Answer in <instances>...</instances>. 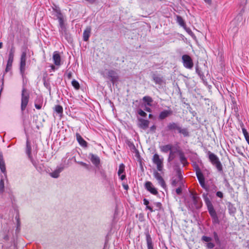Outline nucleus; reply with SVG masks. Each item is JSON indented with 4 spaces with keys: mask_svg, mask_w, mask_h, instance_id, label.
<instances>
[{
    "mask_svg": "<svg viewBox=\"0 0 249 249\" xmlns=\"http://www.w3.org/2000/svg\"><path fill=\"white\" fill-rule=\"evenodd\" d=\"M165 131L174 132L177 131L178 133L182 134L184 137L190 136L188 129L186 127L182 128L178 122H171L169 123L165 128Z\"/></svg>",
    "mask_w": 249,
    "mask_h": 249,
    "instance_id": "nucleus-1",
    "label": "nucleus"
},
{
    "mask_svg": "<svg viewBox=\"0 0 249 249\" xmlns=\"http://www.w3.org/2000/svg\"><path fill=\"white\" fill-rule=\"evenodd\" d=\"M107 71L106 73L105 71L100 72L101 74L103 77L110 81L113 85H117L119 80V76L117 71L113 69L106 70Z\"/></svg>",
    "mask_w": 249,
    "mask_h": 249,
    "instance_id": "nucleus-2",
    "label": "nucleus"
},
{
    "mask_svg": "<svg viewBox=\"0 0 249 249\" xmlns=\"http://www.w3.org/2000/svg\"><path fill=\"white\" fill-rule=\"evenodd\" d=\"M208 194H203V197L204 198L205 203L207 207L209 213L213 219V222L215 223H218V216L216 213L213 208V204L209 198L208 197Z\"/></svg>",
    "mask_w": 249,
    "mask_h": 249,
    "instance_id": "nucleus-3",
    "label": "nucleus"
},
{
    "mask_svg": "<svg viewBox=\"0 0 249 249\" xmlns=\"http://www.w3.org/2000/svg\"><path fill=\"white\" fill-rule=\"evenodd\" d=\"M29 93L23 86L21 91V110L23 112L26 109L29 100Z\"/></svg>",
    "mask_w": 249,
    "mask_h": 249,
    "instance_id": "nucleus-4",
    "label": "nucleus"
},
{
    "mask_svg": "<svg viewBox=\"0 0 249 249\" xmlns=\"http://www.w3.org/2000/svg\"><path fill=\"white\" fill-rule=\"evenodd\" d=\"M194 168L196 171L197 178L198 180V181H199L201 186L203 188H204L206 190H207V187L205 183V178L203 176V174H202V172L201 171L200 168L199 167V166L197 165H195V166H194Z\"/></svg>",
    "mask_w": 249,
    "mask_h": 249,
    "instance_id": "nucleus-5",
    "label": "nucleus"
},
{
    "mask_svg": "<svg viewBox=\"0 0 249 249\" xmlns=\"http://www.w3.org/2000/svg\"><path fill=\"white\" fill-rule=\"evenodd\" d=\"M242 15L240 13L231 22V28L234 32H237L238 29V26L242 21Z\"/></svg>",
    "mask_w": 249,
    "mask_h": 249,
    "instance_id": "nucleus-6",
    "label": "nucleus"
},
{
    "mask_svg": "<svg viewBox=\"0 0 249 249\" xmlns=\"http://www.w3.org/2000/svg\"><path fill=\"white\" fill-rule=\"evenodd\" d=\"M31 151L32 147L31 143L27 139L26 143V153L28 156V157L31 162L32 163L33 165L37 169V161L34 160L32 155H31Z\"/></svg>",
    "mask_w": 249,
    "mask_h": 249,
    "instance_id": "nucleus-7",
    "label": "nucleus"
},
{
    "mask_svg": "<svg viewBox=\"0 0 249 249\" xmlns=\"http://www.w3.org/2000/svg\"><path fill=\"white\" fill-rule=\"evenodd\" d=\"M182 60L184 67L188 69H192L194 66V63L192 58L188 54H184L182 56Z\"/></svg>",
    "mask_w": 249,
    "mask_h": 249,
    "instance_id": "nucleus-8",
    "label": "nucleus"
},
{
    "mask_svg": "<svg viewBox=\"0 0 249 249\" xmlns=\"http://www.w3.org/2000/svg\"><path fill=\"white\" fill-rule=\"evenodd\" d=\"M52 8L53 9V14L54 15L58 21L64 19V16L61 12L60 8L58 5H56L55 3H53L52 5Z\"/></svg>",
    "mask_w": 249,
    "mask_h": 249,
    "instance_id": "nucleus-9",
    "label": "nucleus"
},
{
    "mask_svg": "<svg viewBox=\"0 0 249 249\" xmlns=\"http://www.w3.org/2000/svg\"><path fill=\"white\" fill-rule=\"evenodd\" d=\"M26 52H23L21 53L20 58V65H19V71L20 73L23 77L25 71V66H26Z\"/></svg>",
    "mask_w": 249,
    "mask_h": 249,
    "instance_id": "nucleus-10",
    "label": "nucleus"
},
{
    "mask_svg": "<svg viewBox=\"0 0 249 249\" xmlns=\"http://www.w3.org/2000/svg\"><path fill=\"white\" fill-rule=\"evenodd\" d=\"M153 162L157 165L158 171H161L163 168V158L160 159L159 155L157 154H154L152 159Z\"/></svg>",
    "mask_w": 249,
    "mask_h": 249,
    "instance_id": "nucleus-11",
    "label": "nucleus"
},
{
    "mask_svg": "<svg viewBox=\"0 0 249 249\" xmlns=\"http://www.w3.org/2000/svg\"><path fill=\"white\" fill-rule=\"evenodd\" d=\"M201 240L207 249H213L215 246L213 238L211 237L204 235L202 237Z\"/></svg>",
    "mask_w": 249,
    "mask_h": 249,
    "instance_id": "nucleus-12",
    "label": "nucleus"
},
{
    "mask_svg": "<svg viewBox=\"0 0 249 249\" xmlns=\"http://www.w3.org/2000/svg\"><path fill=\"white\" fill-rule=\"evenodd\" d=\"M88 158L96 168L100 167L101 160L98 156L93 153H89Z\"/></svg>",
    "mask_w": 249,
    "mask_h": 249,
    "instance_id": "nucleus-13",
    "label": "nucleus"
},
{
    "mask_svg": "<svg viewBox=\"0 0 249 249\" xmlns=\"http://www.w3.org/2000/svg\"><path fill=\"white\" fill-rule=\"evenodd\" d=\"M144 188L145 189L150 192L151 194L154 195H158V192L157 189L153 185L151 182L149 181H147L144 183Z\"/></svg>",
    "mask_w": 249,
    "mask_h": 249,
    "instance_id": "nucleus-14",
    "label": "nucleus"
},
{
    "mask_svg": "<svg viewBox=\"0 0 249 249\" xmlns=\"http://www.w3.org/2000/svg\"><path fill=\"white\" fill-rule=\"evenodd\" d=\"M144 234L146 237V241L147 249H154V245L152 241V239L150 234L149 230L146 229L144 231Z\"/></svg>",
    "mask_w": 249,
    "mask_h": 249,
    "instance_id": "nucleus-15",
    "label": "nucleus"
},
{
    "mask_svg": "<svg viewBox=\"0 0 249 249\" xmlns=\"http://www.w3.org/2000/svg\"><path fill=\"white\" fill-rule=\"evenodd\" d=\"M191 197L192 200V207L194 209H198L201 207L202 203L199 201V199L194 194H191Z\"/></svg>",
    "mask_w": 249,
    "mask_h": 249,
    "instance_id": "nucleus-16",
    "label": "nucleus"
},
{
    "mask_svg": "<svg viewBox=\"0 0 249 249\" xmlns=\"http://www.w3.org/2000/svg\"><path fill=\"white\" fill-rule=\"evenodd\" d=\"M64 164H60L57 166L53 172L50 173V176L54 178H58L59 177L60 173L64 170Z\"/></svg>",
    "mask_w": 249,
    "mask_h": 249,
    "instance_id": "nucleus-17",
    "label": "nucleus"
},
{
    "mask_svg": "<svg viewBox=\"0 0 249 249\" xmlns=\"http://www.w3.org/2000/svg\"><path fill=\"white\" fill-rule=\"evenodd\" d=\"M138 120V125L140 128H142L143 130H145L148 127L150 123L148 120H145L142 118H139Z\"/></svg>",
    "mask_w": 249,
    "mask_h": 249,
    "instance_id": "nucleus-18",
    "label": "nucleus"
},
{
    "mask_svg": "<svg viewBox=\"0 0 249 249\" xmlns=\"http://www.w3.org/2000/svg\"><path fill=\"white\" fill-rule=\"evenodd\" d=\"M196 72L198 74L202 81L205 85L207 84V79L205 78L204 72H203L201 68L196 65Z\"/></svg>",
    "mask_w": 249,
    "mask_h": 249,
    "instance_id": "nucleus-19",
    "label": "nucleus"
},
{
    "mask_svg": "<svg viewBox=\"0 0 249 249\" xmlns=\"http://www.w3.org/2000/svg\"><path fill=\"white\" fill-rule=\"evenodd\" d=\"M173 111L170 109L168 110H163L159 113L158 119L160 120H163L171 115Z\"/></svg>",
    "mask_w": 249,
    "mask_h": 249,
    "instance_id": "nucleus-20",
    "label": "nucleus"
},
{
    "mask_svg": "<svg viewBox=\"0 0 249 249\" xmlns=\"http://www.w3.org/2000/svg\"><path fill=\"white\" fill-rule=\"evenodd\" d=\"M76 138L79 144L81 147L83 148H87L88 147V142L82 137L79 133H76Z\"/></svg>",
    "mask_w": 249,
    "mask_h": 249,
    "instance_id": "nucleus-21",
    "label": "nucleus"
},
{
    "mask_svg": "<svg viewBox=\"0 0 249 249\" xmlns=\"http://www.w3.org/2000/svg\"><path fill=\"white\" fill-rule=\"evenodd\" d=\"M91 31V27L90 26H87L83 33V40L84 41H88L89 40Z\"/></svg>",
    "mask_w": 249,
    "mask_h": 249,
    "instance_id": "nucleus-22",
    "label": "nucleus"
},
{
    "mask_svg": "<svg viewBox=\"0 0 249 249\" xmlns=\"http://www.w3.org/2000/svg\"><path fill=\"white\" fill-rule=\"evenodd\" d=\"M208 155L210 161L214 165L215 167L218 169V157L210 151L208 152Z\"/></svg>",
    "mask_w": 249,
    "mask_h": 249,
    "instance_id": "nucleus-23",
    "label": "nucleus"
},
{
    "mask_svg": "<svg viewBox=\"0 0 249 249\" xmlns=\"http://www.w3.org/2000/svg\"><path fill=\"white\" fill-rule=\"evenodd\" d=\"M53 59L54 64L56 66L61 65V57L58 51H54L53 53Z\"/></svg>",
    "mask_w": 249,
    "mask_h": 249,
    "instance_id": "nucleus-24",
    "label": "nucleus"
},
{
    "mask_svg": "<svg viewBox=\"0 0 249 249\" xmlns=\"http://www.w3.org/2000/svg\"><path fill=\"white\" fill-rule=\"evenodd\" d=\"M176 149H177V153L178 154L180 161L184 165H185L186 164L188 163L187 161V158L185 157L184 153L183 152L176 148Z\"/></svg>",
    "mask_w": 249,
    "mask_h": 249,
    "instance_id": "nucleus-25",
    "label": "nucleus"
},
{
    "mask_svg": "<svg viewBox=\"0 0 249 249\" xmlns=\"http://www.w3.org/2000/svg\"><path fill=\"white\" fill-rule=\"evenodd\" d=\"M160 152L163 153H167L173 150V145L171 144H167L165 145H161L160 146Z\"/></svg>",
    "mask_w": 249,
    "mask_h": 249,
    "instance_id": "nucleus-26",
    "label": "nucleus"
},
{
    "mask_svg": "<svg viewBox=\"0 0 249 249\" xmlns=\"http://www.w3.org/2000/svg\"><path fill=\"white\" fill-rule=\"evenodd\" d=\"M58 22H59V27H58L59 32L60 35H61L62 34L68 31H67V29L66 28V25L64 22V19L59 21H58Z\"/></svg>",
    "mask_w": 249,
    "mask_h": 249,
    "instance_id": "nucleus-27",
    "label": "nucleus"
},
{
    "mask_svg": "<svg viewBox=\"0 0 249 249\" xmlns=\"http://www.w3.org/2000/svg\"><path fill=\"white\" fill-rule=\"evenodd\" d=\"M152 79L156 84L161 85L163 82L162 77L153 73L152 75Z\"/></svg>",
    "mask_w": 249,
    "mask_h": 249,
    "instance_id": "nucleus-28",
    "label": "nucleus"
},
{
    "mask_svg": "<svg viewBox=\"0 0 249 249\" xmlns=\"http://www.w3.org/2000/svg\"><path fill=\"white\" fill-rule=\"evenodd\" d=\"M98 171L99 172L101 177L104 180H105L107 182L109 181V179L107 178V175L106 174V171L102 168H101L100 167L97 168Z\"/></svg>",
    "mask_w": 249,
    "mask_h": 249,
    "instance_id": "nucleus-29",
    "label": "nucleus"
},
{
    "mask_svg": "<svg viewBox=\"0 0 249 249\" xmlns=\"http://www.w3.org/2000/svg\"><path fill=\"white\" fill-rule=\"evenodd\" d=\"M0 169L3 173L6 172L5 162L2 153L0 152Z\"/></svg>",
    "mask_w": 249,
    "mask_h": 249,
    "instance_id": "nucleus-30",
    "label": "nucleus"
},
{
    "mask_svg": "<svg viewBox=\"0 0 249 249\" xmlns=\"http://www.w3.org/2000/svg\"><path fill=\"white\" fill-rule=\"evenodd\" d=\"M15 53V47L12 44L9 51L8 60L14 61V54Z\"/></svg>",
    "mask_w": 249,
    "mask_h": 249,
    "instance_id": "nucleus-31",
    "label": "nucleus"
},
{
    "mask_svg": "<svg viewBox=\"0 0 249 249\" xmlns=\"http://www.w3.org/2000/svg\"><path fill=\"white\" fill-rule=\"evenodd\" d=\"M232 109L233 110L234 112H235V115L236 117L238 118L239 117V114L238 113L239 111V108L238 106L237 105V103L236 101L232 100Z\"/></svg>",
    "mask_w": 249,
    "mask_h": 249,
    "instance_id": "nucleus-32",
    "label": "nucleus"
},
{
    "mask_svg": "<svg viewBox=\"0 0 249 249\" xmlns=\"http://www.w3.org/2000/svg\"><path fill=\"white\" fill-rule=\"evenodd\" d=\"M228 208L230 214H233L236 212V208L231 202H227Z\"/></svg>",
    "mask_w": 249,
    "mask_h": 249,
    "instance_id": "nucleus-33",
    "label": "nucleus"
},
{
    "mask_svg": "<svg viewBox=\"0 0 249 249\" xmlns=\"http://www.w3.org/2000/svg\"><path fill=\"white\" fill-rule=\"evenodd\" d=\"M177 23L181 27H183L184 28H185L186 27V24H185V23L183 20V19L182 18L179 16V15H177Z\"/></svg>",
    "mask_w": 249,
    "mask_h": 249,
    "instance_id": "nucleus-34",
    "label": "nucleus"
},
{
    "mask_svg": "<svg viewBox=\"0 0 249 249\" xmlns=\"http://www.w3.org/2000/svg\"><path fill=\"white\" fill-rule=\"evenodd\" d=\"M142 100L148 106L150 107L152 106L151 103L153 102V99L151 97L148 96H144Z\"/></svg>",
    "mask_w": 249,
    "mask_h": 249,
    "instance_id": "nucleus-35",
    "label": "nucleus"
},
{
    "mask_svg": "<svg viewBox=\"0 0 249 249\" xmlns=\"http://www.w3.org/2000/svg\"><path fill=\"white\" fill-rule=\"evenodd\" d=\"M177 153V150L173 151L172 150H171L170 152H169V154L168 155V159H167L168 162H170L172 160H174V159L175 158V153Z\"/></svg>",
    "mask_w": 249,
    "mask_h": 249,
    "instance_id": "nucleus-36",
    "label": "nucleus"
},
{
    "mask_svg": "<svg viewBox=\"0 0 249 249\" xmlns=\"http://www.w3.org/2000/svg\"><path fill=\"white\" fill-rule=\"evenodd\" d=\"M61 36L64 37V38L67 40L68 42H70L72 41V38L71 37V35L69 34V33L67 31L66 32L62 34L61 35Z\"/></svg>",
    "mask_w": 249,
    "mask_h": 249,
    "instance_id": "nucleus-37",
    "label": "nucleus"
},
{
    "mask_svg": "<svg viewBox=\"0 0 249 249\" xmlns=\"http://www.w3.org/2000/svg\"><path fill=\"white\" fill-rule=\"evenodd\" d=\"M125 171V166L123 163L120 164L119 167V170L118 171V175L120 176L122 174H124Z\"/></svg>",
    "mask_w": 249,
    "mask_h": 249,
    "instance_id": "nucleus-38",
    "label": "nucleus"
},
{
    "mask_svg": "<svg viewBox=\"0 0 249 249\" xmlns=\"http://www.w3.org/2000/svg\"><path fill=\"white\" fill-rule=\"evenodd\" d=\"M158 182V183L160 186L164 189H165L166 188V185L165 183V182L163 178L162 177L160 178H159L157 180Z\"/></svg>",
    "mask_w": 249,
    "mask_h": 249,
    "instance_id": "nucleus-39",
    "label": "nucleus"
},
{
    "mask_svg": "<svg viewBox=\"0 0 249 249\" xmlns=\"http://www.w3.org/2000/svg\"><path fill=\"white\" fill-rule=\"evenodd\" d=\"M13 62V61L12 60H7L6 67L5 70V72H7L11 70Z\"/></svg>",
    "mask_w": 249,
    "mask_h": 249,
    "instance_id": "nucleus-40",
    "label": "nucleus"
},
{
    "mask_svg": "<svg viewBox=\"0 0 249 249\" xmlns=\"http://www.w3.org/2000/svg\"><path fill=\"white\" fill-rule=\"evenodd\" d=\"M54 110L58 114H62L63 111V108L60 105H56L55 106Z\"/></svg>",
    "mask_w": 249,
    "mask_h": 249,
    "instance_id": "nucleus-41",
    "label": "nucleus"
},
{
    "mask_svg": "<svg viewBox=\"0 0 249 249\" xmlns=\"http://www.w3.org/2000/svg\"><path fill=\"white\" fill-rule=\"evenodd\" d=\"M180 181L177 178H173L171 180V184L172 187H176L178 183H180Z\"/></svg>",
    "mask_w": 249,
    "mask_h": 249,
    "instance_id": "nucleus-42",
    "label": "nucleus"
},
{
    "mask_svg": "<svg viewBox=\"0 0 249 249\" xmlns=\"http://www.w3.org/2000/svg\"><path fill=\"white\" fill-rule=\"evenodd\" d=\"M71 85L75 89H79L80 88L79 82L75 79L71 81Z\"/></svg>",
    "mask_w": 249,
    "mask_h": 249,
    "instance_id": "nucleus-43",
    "label": "nucleus"
},
{
    "mask_svg": "<svg viewBox=\"0 0 249 249\" xmlns=\"http://www.w3.org/2000/svg\"><path fill=\"white\" fill-rule=\"evenodd\" d=\"M16 220L17 221V229H16V232H18L20 230V220L19 215H17L15 217Z\"/></svg>",
    "mask_w": 249,
    "mask_h": 249,
    "instance_id": "nucleus-44",
    "label": "nucleus"
},
{
    "mask_svg": "<svg viewBox=\"0 0 249 249\" xmlns=\"http://www.w3.org/2000/svg\"><path fill=\"white\" fill-rule=\"evenodd\" d=\"M4 180L2 178L0 180V193H2L4 191Z\"/></svg>",
    "mask_w": 249,
    "mask_h": 249,
    "instance_id": "nucleus-45",
    "label": "nucleus"
},
{
    "mask_svg": "<svg viewBox=\"0 0 249 249\" xmlns=\"http://www.w3.org/2000/svg\"><path fill=\"white\" fill-rule=\"evenodd\" d=\"M177 173H178V179L179 180V181L180 182V184H182V179L183 177L181 175V171L180 169H178L177 171Z\"/></svg>",
    "mask_w": 249,
    "mask_h": 249,
    "instance_id": "nucleus-46",
    "label": "nucleus"
},
{
    "mask_svg": "<svg viewBox=\"0 0 249 249\" xmlns=\"http://www.w3.org/2000/svg\"><path fill=\"white\" fill-rule=\"evenodd\" d=\"M137 112L139 115H140L141 116L145 117L147 115V114L142 109L139 108L137 110Z\"/></svg>",
    "mask_w": 249,
    "mask_h": 249,
    "instance_id": "nucleus-47",
    "label": "nucleus"
},
{
    "mask_svg": "<svg viewBox=\"0 0 249 249\" xmlns=\"http://www.w3.org/2000/svg\"><path fill=\"white\" fill-rule=\"evenodd\" d=\"M78 163L80 164L81 165H82V166L85 167L86 169H87L88 170H89V168H90V165L89 164H87L85 162H84L83 161H78Z\"/></svg>",
    "mask_w": 249,
    "mask_h": 249,
    "instance_id": "nucleus-48",
    "label": "nucleus"
},
{
    "mask_svg": "<svg viewBox=\"0 0 249 249\" xmlns=\"http://www.w3.org/2000/svg\"><path fill=\"white\" fill-rule=\"evenodd\" d=\"M156 126L155 124H153L150 127L149 129V132L153 134L156 132Z\"/></svg>",
    "mask_w": 249,
    "mask_h": 249,
    "instance_id": "nucleus-49",
    "label": "nucleus"
},
{
    "mask_svg": "<svg viewBox=\"0 0 249 249\" xmlns=\"http://www.w3.org/2000/svg\"><path fill=\"white\" fill-rule=\"evenodd\" d=\"M242 132L246 140L249 138V133L245 128H242Z\"/></svg>",
    "mask_w": 249,
    "mask_h": 249,
    "instance_id": "nucleus-50",
    "label": "nucleus"
},
{
    "mask_svg": "<svg viewBox=\"0 0 249 249\" xmlns=\"http://www.w3.org/2000/svg\"><path fill=\"white\" fill-rule=\"evenodd\" d=\"M154 205L157 208V209H156L155 210L159 211V210H160L162 208V204L160 202H155Z\"/></svg>",
    "mask_w": 249,
    "mask_h": 249,
    "instance_id": "nucleus-51",
    "label": "nucleus"
},
{
    "mask_svg": "<svg viewBox=\"0 0 249 249\" xmlns=\"http://www.w3.org/2000/svg\"><path fill=\"white\" fill-rule=\"evenodd\" d=\"M153 175H154V178L157 180L162 177L160 175V174L157 171L154 172Z\"/></svg>",
    "mask_w": 249,
    "mask_h": 249,
    "instance_id": "nucleus-52",
    "label": "nucleus"
},
{
    "mask_svg": "<svg viewBox=\"0 0 249 249\" xmlns=\"http://www.w3.org/2000/svg\"><path fill=\"white\" fill-rule=\"evenodd\" d=\"M235 150L237 153H238L239 154L242 156H244L242 150L240 147H236L235 148Z\"/></svg>",
    "mask_w": 249,
    "mask_h": 249,
    "instance_id": "nucleus-53",
    "label": "nucleus"
},
{
    "mask_svg": "<svg viewBox=\"0 0 249 249\" xmlns=\"http://www.w3.org/2000/svg\"><path fill=\"white\" fill-rule=\"evenodd\" d=\"M176 192L177 194L178 195H180L181 194L182 188H181V186H180L176 189Z\"/></svg>",
    "mask_w": 249,
    "mask_h": 249,
    "instance_id": "nucleus-54",
    "label": "nucleus"
},
{
    "mask_svg": "<svg viewBox=\"0 0 249 249\" xmlns=\"http://www.w3.org/2000/svg\"><path fill=\"white\" fill-rule=\"evenodd\" d=\"M122 186L124 188V189L125 190H128V189H129V186L128 185V184L125 183L124 181L123 183H122Z\"/></svg>",
    "mask_w": 249,
    "mask_h": 249,
    "instance_id": "nucleus-55",
    "label": "nucleus"
},
{
    "mask_svg": "<svg viewBox=\"0 0 249 249\" xmlns=\"http://www.w3.org/2000/svg\"><path fill=\"white\" fill-rule=\"evenodd\" d=\"M218 170H219V172H220L222 174H223V166L219 161V164H218Z\"/></svg>",
    "mask_w": 249,
    "mask_h": 249,
    "instance_id": "nucleus-56",
    "label": "nucleus"
},
{
    "mask_svg": "<svg viewBox=\"0 0 249 249\" xmlns=\"http://www.w3.org/2000/svg\"><path fill=\"white\" fill-rule=\"evenodd\" d=\"M139 220L141 222H142V221H144V216H143V214L142 213H140L139 214Z\"/></svg>",
    "mask_w": 249,
    "mask_h": 249,
    "instance_id": "nucleus-57",
    "label": "nucleus"
},
{
    "mask_svg": "<svg viewBox=\"0 0 249 249\" xmlns=\"http://www.w3.org/2000/svg\"><path fill=\"white\" fill-rule=\"evenodd\" d=\"M143 204L146 206V207L147 206H149V202L148 199H147L146 198H144L143 200Z\"/></svg>",
    "mask_w": 249,
    "mask_h": 249,
    "instance_id": "nucleus-58",
    "label": "nucleus"
},
{
    "mask_svg": "<svg viewBox=\"0 0 249 249\" xmlns=\"http://www.w3.org/2000/svg\"><path fill=\"white\" fill-rule=\"evenodd\" d=\"M119 176L120 179L122 181L126 179V175L125 173H124V174H122Z\"/></svg>",
    "mask_w": 249,
    "mask_h": 249,
    "instance_id": "nucleus-59",
    "label": "nucleus"
},
{
    "mask_svg": "<svg viewBox=\"0 0 249 249\" xmlns=\"http://www.w3.org/2000/svg\"><path fill=\"white\" fill-rule=\"evenodd\" d=\"M144 110L148 112H152V109L148 107H145L144 108Z\"/></svg>",
    "mask_w": 249,
    "mask_h": 249,
    "instance_id": "nucleus-60",
    "label": "nucleus"
},
{
    "mask_svg": "<svg viewBox=\"0 0 249 249\" xmlns=\"http://www.w3.org/2000/svg\"><path fill=\"white\" fill-rule=\"evenodd\" d=\"M186 32L190 35H193L194 34L193 32L191 31V30L190 28H186Z\"/></svg>",
    "mask_w": 249,
    "mask_h": 249,
    "instance_id": "nucleus-61",
    "label": "nucleus"
},
{
    "mask_svg": "<svg viewBox=\"0 0 249 249\" xmlns=\"http://www.w3.org/2000/svg\"><path fill=\"white\" fill-rule=\"evenodd\" d=\"M146 209L149 210L150 212H153L156 211L155 210H153V208L150 206H147L146 207Z\"/></svg>",
    "mask_w": 249,
    "mask_h": 249,
    "instance_id": "nucleus-62",
    "label": "nucleus"
},
{
    "mask_svg": "<svg viewBox=\"0 0 249 249\" xmlns=\"http://www.w3.org/2000/svg\"><path fill=\"white\" fill-rule=\"evenodd\" d=\"M224 183H225V186H227V187L229 186L230 184L227 179L224 178Z\"/></svg>",
    "mask_w": 249,
    "mask_h": 249,
    "instance_id": "nucleus-63",
    "label": "nucleus"
},
{
    "mask_svg": "<svg viewBox=\"0 0 249 249\" xmlns=\"http://www.w3.org/2000/svg\"><path fill=\"white\" fill-rule=\"evenodd\" d=\"M72 77V73L71 72H69L67 73V77L68 79H71Z\"/></svg>",
    "mask_w": 249,
    "mask_h": 249,
    "instance_id": "nucleus-64",
    "label": "nucleus"
}]
</instances>
